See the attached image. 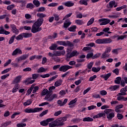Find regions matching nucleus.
I'll list each match as a JSON object with an SVG mask.
<instances>
[{"label": "nucleus", "mask_w": 127, "mask_h": 127, "mask_svg": "<svg viewBox=\"0 0 127 127\" xmlns=\"http://www.w3.org/2000/svg\"><path fill=\"white\" fill-rule=\"evenodd\" d=\"M37 16L40 17V18H43V17H46V14L43 13H38L37 14Z\"/></svg>", "instance_id": "c9c22d12"}, {"label": "nucleus", "mask_w": 127, "mask_h": 127, "mask_svg": "<svg viewBox=\"0 0 127 127\" xmlns=\"http://www.w3.org/2000/svg\"><path fill=\"white\" fill-rule=\"evenodd\" d=\"M121 81H122V77H118L116 78V79L114 80V83L115 84H121Z\"/></svg>", "instance_id": "c756f323"}, {"label": "nucleus", "mask_w": 127, "mask_h": 127, "mask_svg": "<svg viewBox=\"0 0 127 127\" xmlns=\"http://www.w3.org/2000/svg\"><path fill=\"white\" fill-rule=\"evenodd\" d=\"M56 48H57V45H56V44H54L50 47L49 49H50V50H56Z\"/></svg>", "instance_id": "37998d69"}, {"label": "nucleus", "mask_w": 127, "mask_h": 127, "mask_svg": "<svg viewBox=\"0 0 127 127\" xmlns=\"http://www.w3.org/2000/svg\"><path fill=\"white\" fill-rule=\"evenodd\" d=\"M57 127H62L65 125L64 122L67 121V118L66 117H64L63 118H59L56 120Z\"/></svg>", "instance_id": "423d86ee"}, {"label": "nucleus", "mask_w": 127, "mask_h": 127, "mask_svg": "<svg viewBox=\"0 0 127 127\" xmlns=\"http://www.w3.org/2000/svg\"><path fill=\"white\" fill-rule=\"evenodd\" d=\"M111 76H112V73L109 72L106 74L101 75L100 77L105 79V81H107V80H108L110 77H111Z\"/></svg>", "instance_id": "a211bd4d"}, {"label": "nucleus", "mask_w": 127, "mask_h": 127, "mask_svg": "<svg viewBox=\"0 0 127 127\" xmlns=\"http://www.w3.org/2000/svg\"><path fill=\"white\" fill-rule=\"evenodd\" d=\"M49 127H57V122H56V120L50 123L49 124Z\"/></svg>", "instance_id": "7c9ffc66"}, {"label": "nucleus", "mask_w": 127, "mask_h": 127, "mask_svg": "<svg viewBox=\"0 0 127 127\" xmlns=\"http://www.w3.org/2000/svg\"><path fill=\"white\" fill-rule=\"evenodd\" d=\"M116 4V1L115 0H112L109 2V5H107L106 6V7L108 8V9H106V11H110L111 10V8H113L114 5Z\"/></svg>", "instance_id": "f8f14e48"}, {"label": "nucleus", "mask_w": 127, "mask_h": 127, "mask_svg": "<svg viewBox=\"0 0 127 127\" xmlns=\"http://www.w3.org/2000/svg\"><path fill=\"white\" fill-rule=\"evenodd\" d=\"M94 20H95L94 17L91 18L87 24V26H89V25L93 24V23H94Z\"/></svg>", "instance_id": "a19ab883"}, {"label": "nucleus", "mask_w": 127, "mask_h": 127, "mask_svg": "<svg viewBox=\"0 0 127 127\" xmlns=\"http://www.w3.org/2000/svg\"><path fill=\"white\" fill-rule=\"evenodd\" d=\"M72 68H73V66L68 65H64L61 66L59 68V71H61V72H66V71H68L69 69H72Z\"/></svg>", "instance_id": "1a4fd4ad"}, {"label": "nucleus", "mask_w": 127, "mask_h": 127, "mask_svg": "<svg viewBox=\"0 0 127 127\" xmlns=\"http://www.w3.org/2000/svg\"><path fill=\"white\" fill-rule=\"evenodd\" d=\"M79 53L78 52L74 50L71 53H67L66 54V60H68V59H70V58H72V57H74V56H77V55H78Z\"/></svg>", "instance_id": "6e6552de"}, {"label": "nucleus", "mask_w": 127, "mask_h": 127, "mask_svg": "<svg viewBox=\"0 0 127 127\" xmlns=\"http://www.w3.org/2000/svg\"><path fill=\"white\" fill-rule=\"evenodd\" d=\"M75 23H77L78 25H82V24H84V21H83V20H75Z\"/></svg>", "instance_id": "f704fd0d"}, {"label": "nucleus", "mask_w": 127, "mask_h": 127, "mask_svg": "<svg viewBox=\"0 0 127 127\" xmlns=\"http://www.w3.org/2000/svg\"><path fill=\"white\" fill-rule=\"evenodd\" d=\"M43 110V108L42 107L40 108H35L34 109H25L24 110V112L29 114L30 113H37L38 112H41V111H42Z\"/></svg>", "instance_id": "39448f33"}, {"label": "nucleus", "mask_w": 127, "mask_h": 127, "mask_svg": "<svg viewBox=\"0 0 127 127\" xmlns=\"http://www.w3.org/2000/svg\"><path fill=\"white\" fill-rule=\"evenodd\" d=\"M17 54H22V51L20 49H16L12 53V56H15V55H17Z\"/></svg>", "instance_id": "f3484780"}, {"label": "nucleus", "mask_w": 127, "mask_h": 127, "mask_svg": "<svg viewBox=\"0 0 127 127\" xmlns=\"http://www.w3.org/2000/svg\"><path fill=\"white\" fill-rule=\"evenodd\" d=\"M120 89V85H112L109 88V90L111 91H117V90H119Z\"/></svg>", "instance_id": "6ab92c4d"}, {"label": "nucleus", "mask_w": 127, "mask_h": 127, "mask_svg": "<svg viewBox=\"0 0 127 127\" xmlns=\"http://www.w3.org/2000/svg\"><path fill=\"white\" fill-rule=\"evenodd\" d=\"M42 96H45V100H47L48 102H52L53 100L57 99L58 95L57 94H52L51 91H48V89H44L41 93Z\"/></svg>", "instance_id": "f03ea898"}, {"label": "nucleus", "mask_w": 127, "mask_h": 127, "mask_svg": "<svg viewBox=\"0 0 127 127\" xmlns=\"http://www.w3.org/2000/svg\"><path fill=\"white\" fill-rule=\"evenodd\" d=\"M103 117V118L104 117H106V113H99L93 117V119H99V118H102Z\"/></svg>", "instance_id": "412c9836"}, {"label": "nucleus", "mask_w": 127, "mask_h": 127, "mask_svg": "<svg viewBox=\"0 0 127 127\" xmlns=\"http://www.w3.org/2000/svg\"><path fill=\"white\" fill-rule=\"evenodd\" d=\"M19 88V84H15V86L12 89V93H15L16 92H17Z\"/></svg>", "instance_id": "c85d7f7f"}, {"label": "nucleus", "mask_w": 127, "mask_h": 127, "mask_svg": "<svg viewBox=\"0 0 127 127\" xmlns=\"http://www.w3.org/2000/svg\"><path fill=\"white\" fill-rule=\"evenodd\" d=\"M72 13H69V14H67L65 17H64L63 20H65V19H67V18H68V17H70L71 15H72Z\"/></svg>", "instance_id": "69168bd1"}, {"label": "nucleus", "mask_w": 127, "mask_h": 127, "mask_svg": "<svg viewBox=\"0 0 127 127\" xmlns=\"http://www.w3.org/2000/svg\"><path fill=\"white\" fill-rule=\"evenodd\" d=\"M120 92L118 94L117 96H126L127 95V93H126L125 91L123 88L121 89L120 90Z\"/></svg>", "instance_id": "bb28decb"}, {"label": "nucleus", "mask_w": 127, "mask_h": 127, "mask_svg": "<svg viewBox=\"0 0 127 127\" xmlns=\"http://www.w3.org/2000/svg\"><path fill=\"white\" fill-rule=\"evenodd\" d=\"M14 7H15L14 4H12L11 5L7 6V10H11V9L14 8Z\"/></svg>", "instance_id": "a18cd8bd"}, {"label": "nucleus", "mask_w": 127, "mask_h": 127, "mask_svg": "<svg viewBox=\"0 0 127 127\" xmlns=\"http://www.w3.org/2000/svg\"><path fill=\"white\" fill-rule=\"evenodd\" d=\"M53 15L55 17V20H56V21H58L60 19V18L59 17V15H58V14L55 13L53 14Z\"/></svg>", "instance_id": "8fccbe9b"}, {"label": "nucleus", "mask_w": 127, "mask_h": 127, "mask_svg": "<svg viewBox=\"0 0 127 127\" xmlns=\"http://www.w3.org/2000/svg\"><path fill=\"white\" fill-rule=\"evenodd\" d=\"M117 118L118 120H123L124 119V116L121 114L118 113L117 114Z\"/></svg>", "instance_id": "4d7b16f0"}, {"label": "nucleus", "mask_w": 127, "mask_h": 127, "mask_svg": "<svg viewBox=\"0 0 127 127\" xmlns=\"http://www.w3.org/2000/svg\"><path fill=\"white\" fill-rule=\"evenodd\" d=\"M11 28H12V31L13 33H15V34H18L19 33V30L16 28V26L14 24H12L10 25Z\"/></svg>", "instance_id": "ddd939ff"}, {"label": "nucleus", "mask_w": 127, "mask_h": 127, "mask_svg": "<svg viewBox=\"0 0 127 127\" xmlns=\"http://www.w3.org/2000/svg\"><path fill=\"white\" fill-rule=\"evenodd\" d=\"M14 38H15V35H13L9 41V44H12L14 41Z\"/></svg>", "instance_id": "49530a36"}, {"label": "nucleus", "mask_w": 127, "mask_h": 127, "mask_svg": "<svg viewBox=\"0 0 127 127\" xmlns=\"http://www.w3.org/2000/svg\"><path fill=\"white\" fill-rule=\"evenodd\" d=\"M89 0H80L79 1L80 4H84V5H88V1Z\"/></svg>", "instance_id": "393cba45"}, {"label": "nucleus", "mask_w": 127, "mask_h": 127, "mask_svg": "<svg viewBox=\"0 0 127 127\" xmlns=\"http://www.w3.org/2000/svg\"><path fill=\"white\" fill-rule=\"evenodd\" d=\"M71 23H72V22H71V21H70V20L66 19L65 21V22L64 23V25H63V27H64V28H65V29H67V28H68V27H69V26H70V25H71Z\"/></svg>", "instance_id": "4468645a"}, {"label": "nucleus", "mask_w": 127, "mask_h": 127, "mask_svg": "<svg viewBox=\"0 0 127 127\" xmlns=\"http://www.w3.org/2000/svg\"><path fill=\"white\" fill-rule=\"evenodd\" d=\"M96 78H97V75H93V76H91V77H90L89 78V81L90 82H92V81H94V79H96Z\"/></svg>", "instance_id": "0e129e2a"}, {"label": "nucleus", "mask_w": 127, "mask_h": 127, "mask_svg": "<svg viewBox=\"0 0 127 127\" xmlns=\"http://www.w3.org/2000/svg\"><path fill=\"white\" fill-rule=\"evenodd\" d=\"M64 5L65 6H67L68 7H70L71 6H73L74 5V3L72 2L71 1H68L64 3Z\"/></svg>", "instance_id": "4be33fe9"}, {"label": "nucleus", "mask_w": 127, "mask_h": 127, "mask_svg": "<svg viewBox=\"0 0 127 127\" xmlns=\"http://www.w3.org/2000/svg\"><path fill=\"white\" fill-rule=\"evenodd\" d=\"M32 103V101L31 99L28 100L26 102L23 103L24 106H29Z\"/></svg>", "instance_id": "58836bf2"}, {"label": "nucleus", "mask_w": 127, "mask_h": 127, "mask_svg": "<svg viewBox=\"0 0 127 127\" xmlns=\"http://www.w3.org/2000/svg\"><path fill=\"white\" fill-rule=\"evenodd\" d=\"M76 25H73L71 26L70 27L68 28L67 29L69 30V31H71L72 32H75L76 31Z\"/></svg>", "instance_id": "a878e982"}, {"label": "nucleus", "mask_w": 127, "mask_h": 127, "mask_svg": "<svg viewBox=\"0 0 127 127\" xmlns=\"http://www.w3.org/2000/svg\"><path fill=\"white\" fill-rule=\"evenodd\" d=\"M44 20L43 18H38L36 21L33 24L31 28L32 33H37L42 30V28L40 27L43 23Z\"/></svg>", "instance_id": "f257e3e1"}, {"label": "nucleus", "mask_w": 127, "mask_h": 127, "mask_svg": "<svg viewBox=\"0 0 127 127\" xmlns=\"http://www.w3.org/2000/svg\"><path fill=\"white\" fill-rule=\"evenodd\" d=\"M112 112H113V109H106L104 110V113L106 114L109 121H111L112 119L115 118V113Z\"/></svg>", "instance_id": "7ed1b4c3"}, {"label": "nucleus", "mask_w": 127, "mask_h": 127, "mask_svg": "<svg viewBox=\"0 0 127 127\" xmlns=\"http://www.w3.org/2000/svg\"><path fill=\"white\" fill-rule=\"evenodd\" d=\"M17 127H26V124H23V123L18 124H17Z\"/></svg>", "instance_id": "338daca9"}, {"label": "nucleus", "mask_w": 127, "mask_h": 127, "mask_svg": "<svg viewBox=\"0 0 127 127\" xmlns=\"http://www.w3.org/2000/svg\"><path fill=\"white\" fill-rule=\"evenodd\" d=\"M109 55L107 53H105V52H104V53L102 54L101 56V58L102 59H105V58H107V57H109Z\"/></svg>", "instance_id": "de8ad7c7"}, {"label": "nucleus", "mask_w": 127, "mask_h": 127, "mask_svg": "<svg viewBox=\"0 0 127 127\" xmlns=\"http://www.w3.org/2000/svg\"><path fill=\"white\" fill-rule=\"evenodd\" d=\"M33 3L36 6V7H38L39 5H40V2L38 0H34L33 1Z\"/></svg>", "instance_id": "4c0bfd02"}, {"label": "nucleus", "mask_w": 127, "mask_h": 127, "mask_svg": "<svg viewBox=\"0 0 127 127\" xmlns=\"http://www.w3.org/2000/svg\"><path fill=\"white\" fill-rule=\"evenodd\" d=\"M94 119L90 117H86L83 119V122H93Z\"/></svg>", "instance_id": "2f4dec72"}, {"label": "nucleus", "mask_w": 127, "mask_h": 127, "mask_svg": "<svg viewBox=\"0 0 127 127\" xmlns=\"http://www.w3.org/2000/svg\"><path fill=\"white\" fill-rule=\"evenodd\" d=\"M113 73H115L116 75H119L120 74V70L119 68H116L113 70Z\"/></svg>", "instance_id": "680f3d73"}, {"label": "nucleus", "mask_w": 127, "mask_h": 127, "mask_svg": "<svg viewBox=\"0 0 127 127\" xmlns=\"http://www.w3.org/2000/svg\"><path fill=\"white\" fill-rule=\"evenodd\" d=\"M58 5V3H57L52 2V3L49 4L48 5V6L54 7V6H57V5Z\"/></svg>", "instance_id": "052dcab7"}, {"label": "nucleus", "mask_w": 127, "mask_h": 127, "mask_svg": "<svg viewBox=\"0 0 127 127\" xmlns=\"http://www.w3.org/2000/svg\"><path fill=\"white\" fill-rule=\"evenodd\" d=\"M93 64H94V63L90 62L87 65V68L88 69H92V67H93Z\"/></svg>", "instance_id": "774afa93"}, {"label": "nucleus", "mask_w": 127, "mask_h": 127, "mask_svg": "<svg viewBox=\"0 0 127 127\" xmlns=\"http://www.w3.org/2000/svg\"><path fill=\"white\" fill-rule=\"evenodd\" d=\"M11 63V60L9 59L4 64V67H6V66H8Z\"/></svg>", "instance_id": "bf43d9fd"}, {"label": "nucleus", "mask_w": 127, "mask_h": 127, "mask_svg": "<svg viewBox=\"0 0 127 127\" xmlns=\"http://www.w3.org/2000/svg\"><path fill=\"white\" fill-rule=\"evenodd\" d=\"M99 22H101L100 25H107L111 22V19L108 18H101L98 20Z\"/></svg>", "instance_id": "0eeeda50"}, {"label": "nucleus", "mask_w": 127, "mask_h": 127, "mask_svg": "<svg viewBox=\"0 0 127 127\" xmlns=\"http://www.w3.org/2000/svg\"><path fill=\"white\" fill-rule=\"evenodd\" d=\"M32 36V34L31 33H23L18 35L16 37V40H22L23 37L25 38H27L28 37H31Z\"/></svg>", "instance_id": "20e7f679"}, {"label": "nucleus", "mask_w": 127, "mask_h": 127, "mask_svg": "<svg viewBox=\"0 0 127 127\" xmlns=\"http://www.w3.org/2000/svg\"><path fill=\"white\" fill-rule=\"evenodd\" d=\"M112 39L111 38H107L105 39H103L104 44H107L109 43H112Z\"/></svg>", "instance_id": "cd10ccee"}, {"label": "nucleus", "mask_w": 127, "mask_h": 127, "mask_svg": "<svg viewBox=\"0 0 127 127\" xmlns=\"http://www.w3.org/2000/svg\"><path fill=\"white\" fill-rule=\"evenodd\" d=\"M26 7L27 8H30L31 9H32V8L34 7V5L32 3H30L26 5Z\"/></svg>", "instance_id": "09e8293b"}, {"label": "nucleus", "mask_w": 127, "mask_h": 127, "mask_svg": "<svg viewBox=\"0 0 127 127\" xmlns=\"http://www.w3.org/2000/svg\"><path fill=\"white\" fill-rule=\"evenodd\" d=\"M61 114H62V111L60 110L59 111L55 112L54 114V116L55 117H58V116L61 115Z\"/></svg>", "instance_id": "5fc2aeb1"}, {"label": "nucleus", "mask_w": 127, "mask_h": 127, "mask_svg": "<svg viewBox=\"0 0 127 127\" xmlns=\"http://www.w3.org/2000/svg\"><path fill=\"white\" fill-rule=\"evenodd\" d=\"M39 74L34 73L32 74V78L33 80H36L39 77Z\"/></svg>", "instance_id": "c03bdc74"}, {"label": "nucleus", "mask_w": 127, "mask_h": 127, "mask_svg": "<svg viewBox=\"0 0 127 127\" xmlns=\"http://www.w3.org/2000/svg\"><path fill=\"white\" fill-rule=\"evenodd\" d=\"M58 36V34L57 33H54L52 36H49V39H55Z\"/></svg>", "instance_id": "473e14b6"}, {"label": "nucleus", "mask_w": 127, "mask_h": 127, "mask_svg": "<svg viewBox=\"0 0 127 127\" xmlns=\"http://www.w3.org/2000/svg\"><path fill=\"white\" fill-rule=\"evenodd\" d=\"M57 43L58 44H59V45H63V46H67V43H66V42L65 41H58L57 42Z\"/></svg>", "instance_id": "72a5a7b5"}, {"label": "nucleus", "mask_w": 127, "mask_h": 127, "mask_svg": "<svg viewBox=\"0 0 127 127\" xmlns=\"http://www.w3.org/2000/svg\"><path fill=\"white\" fill-rule=\"evenodd\" d=\"M21 78H22L21 75H18L13 80V84H17V83H19L21 80Z\"/></svg>", "instance_id": "aec40b11"}, {"label": "nucleus", "mask_w": 127, "mask_h": 127, "mask_svg": "<svg viewBox=\"0 0 127 127\" xmlns=\"http://www.w3.org/2000/svg\"><path fill=\"white\" fill-rule=\"evenodd\" d=\"M32 79V78L31 77L27 78L26 80L24 81V83L26 85H29V84H33V83H34V82H35V80L34 79L31 80Z\"/></svg>", "instance_id": "dca6fc26"}, {"label": "nucleus", "mask_w": 127, "mask_h": 127, "mask_svg": "<svg viewBox=\"0 0 127 127\" xmlns=\"http://www.w3.org/2000/svg\"><path fill=\"white\" fill-rule=\"evenodd\" d=\"M62 82H63V81L61 79L56 81L55 82V87H59V86H61V84H62Z\"/></svg>", "instance_id": "5701e85b"}, {"label": "nucleus", "mask_w": 127, "mask_h": 127, "mask_svg": "<svg viewBox=\"0 0 127 127\" xmlns=\"http://www.w3.org/2000/svg\"><path fill=\"white\" fill-rule=\"evenodd\" d=\"M54 120V118H49L46 120H44L40 122L41 126L43 127H46V126H48V123H50V122H53Z\"/></svg>", "instance_id": "9d476101"}, {"label": "nucleus", "mask_w": 127, "mask_h": 127, "mask_svg": "<svg viewBox=\"0 0 127 127\" xmlns=\"http://www.w3.org/2000/svg\"><path fill=\"white\" fill-rule=\"evenodd\" d=\"M10 70H11V68H10V67L7 68L6 69H4V70H3L1 72V74H6V73L9 72V71H10Z\"/></svg>", "instance_id": "3c124183"}, {"label": "nucleus", "mask_w": 127, "mask_h": 127, "mask_svg": "<svg viewBox=\"0 0 127 127\" xmlns=\"http://www.w3.org/2000/svg\"><path fill=\"white\" fill-rule=\"evenodd\" d=\"M47 113H48V110H46L45 111H43L42 113H41L40 114L39 117H43V116H45V115H46Z\"/></svg>", "instance_id": "864d4df0"}, {"label": "nucleus", "mask_w": 127, "mask_h": 127, "mask_svg": "<svg viewBox=\"0 0 127 127\" xmlns=\"http://www.w3.org/2000/svg\"><path fill=\"white\" fill-rule=\"evenodd\" d=\"M101 70L100 67H93L92 68V71L93 72H94L95 73H97V72H99Z\"/></svg>", "instance_id": "ea45409f"}, {"label": "nucleus", "mask_w": 127, "mask_h": 127, "mask_svg": "<svg viewBox=\"0 0 127 127\" xmlns=\"http://www.w3.org/2000/svg\"><path fill=\"white\" fill-rule=\"evenodd\" d=\"M35 85H34V87H33V93L34 94L36 91H38L39 87L38 86H34Z\"/></svg>", "instance_id": "e2e57ef3"}, {"label": "nucleus", "mask_w": 127, "mask_h": 127, "mask_svg": "<svg viewBox=\"0 0 127 127\" xmlns=\"http://www.w3.org/2000/svg\"><path fill=\"white\" fill-rule=\"evenodd\" d=\"M47 71V68H44L43 67H40L37 70L38 73H43V72H46Z\"/></svg>", "instance_id": "b1692460"}, {"label": "nucleus", "mask_w": 127, "mask_h": 127, "mask_svg": "<svg viewBox=\"0 0 127 127\" xmlns=\"http://www.w3.org/2000/svg\"><path fill=\"white\" fill-rule=\"evenodd\" d=\"M66 52L64 50L62 51H55L54 52V55L55 56H61V55H65Z\"/></svg>", "instance_id": "2eb2a0df"}, {"label": "nucleus", "mask_w": 127, "mask_h": 127, "mask_svg": "<svg viewBox=\"0 0 127 127\" xmlns=\"http://www.w3.org/2000/svg\"><path fill=\"white\" fill-rule=\"evenodd\" d=\"M125 38H127V35H121L118 38V40H123Z\"/></svg>", "instance_id": "6e6d98bb"}, {"label": "nucleus", "mask_w": 127, "mask_h": 127, "mask_svg": "<svg viewBox=\"0 0 127 127\" xmlns=\"http://www.w3.org/2000/svg\"><path fill=\"white\" fill-rule=\"evenodd\" d=\"M29 56V54L23 55L22 56L18 58H17L15 60V62H19L20 61H22V60H26V59H27V58H28Z\"/></svg>", "instance_id": "9b49d317"}, {"label": "nucleus", "mask_w": 127, "mask_h": 127, "mask_svg": "<svg viewBox=\"0 0 127 127\" xmlns=\"http://www.w3.org/2000/svg\"><path fill=\"white\" fill-rule=\"evenodd\" d=\"M80 121H81V120H80V119L76 118V119H73L71 121V122H72V123H73L74 124H77L78 123H79Z\"/></svg>", "instance_id": "603ef678"}, {"label": "nucleus", "mask_w": 127, "mask_h": 127, "mask_svg": "<svg viewBox=\"0 0 127 127\" xmlns=\"http://www.w3.org/2000/svg\"><path fill=\"white\" fill-rule=\"evenodd\" d=\"M77 101H78V98H76L70 101V102L68 103V105L70 106V105H74V104L77 103Z\"/></svg>", "instance_id": "79ce46f5"}, {"label": "nucleus", "mask_w": 127, "mask_h": 127, "mask_svg": "<svg viewBox=\"0 0 127 127\" xmlns=\"http://www.w3.org/2000/svg\"><path fill=\"white\" fill-rule=\"evenodd\" d=\"M45 11V7H41L38 8L37 10L38 12H41L42 11Z\"/></svg>", "instance_id": "13d9d810"}, {"label": "nucleus", "mask_w": 127, "mask_h": 127, "mask_svg": "<svg viewBox=\"0 0 127 127\" xmlns=\"http://www.w3.org/2000/svg\"><path fill=\"white\" fill-rule=\"evenodd\" d=\"M95 42L97 44H104V39H98L95 41Z\"/></svg>", "instance_id": "e433bc0d"}]
</instances>
